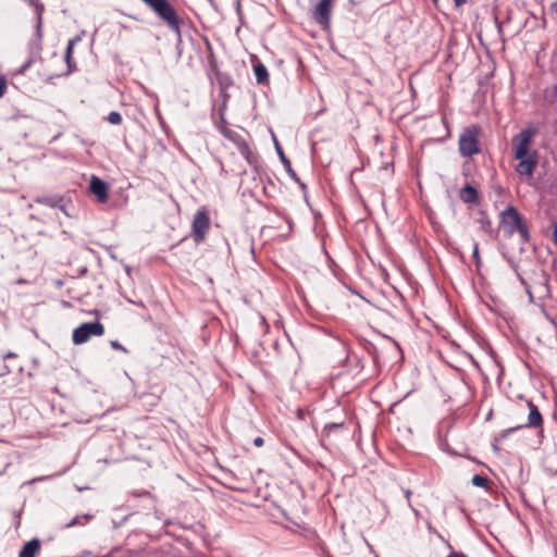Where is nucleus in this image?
Returning <instances> with one entry per match:
<instances>
[{
  "label": "nucleus",
  "mask_w": 557,
  "mask_h": 557,
  "mask_svg": "<svg viewBox=\"0 0 557 557\" xmlns=\"http://www.w3.org/2000/svg\"><path fill=\"white\" fill-rule=\"evenodd\" d=\"M156 14L166 23L169 28L181 36L180 21L174 8L168 0H143Z\"/></svg>",
  "instance_id": "obj_1"
},
{
  "label": "nucleus",
  "mask_w": 557,
  "mask_h": 557,
  "mask_svg": "<svg viewBox=\"0 0 557 557\" xmlns=\"http://www.w3.org/2000/svg\"><path fill=\"white\" fill-rule=\"evenodd\" d=\"M502 223L509 235L518 232L523 243L529 242V231L522 223V218L515 207L509 206L505 211L502 212Z\"/></svg>",
  "instance_id": "obj_2"
},
{
  "label": "nucleus",
  "mask_w": 557,
  "mask_h": 557,
  "mask_svg": "<svg viewBox=\"0 0 557 557\" xmlns=\"http://www.w3.org/2000/svg\"><path fill=\"white\" fill-rule=\"evenodd\" d=\"M479 133L476 126L463 129L458 140V150L462 157H472L480 152Z\"/></svg>",
  "instance_id": "obj_3"
},
{
  "label": "nucleus",
  "mask_w": 557,
  "mask_h": 557,
  "mask_svg": "<svg viewBox=\"0 0 557 557\" xmlns=\"http://www.w3.org/2000/svg\"><path fill=\"white\" fill-rule=\"evenodd\" d=\"M104 333V326L96 322H87L81 324L73 331V343L75 345H82L88 342L92 336H101Z\"/></svg>",
  "instance_id": "obj_4"
},
{
  "label": "nucleus",
  "mask_w": 557,
  "mask_h": 557,
  "mask_svg": "<svg viewBox=\"0 0 557 557\" xmlns=\"http://www.w3.org/2000/svg\"><path fill=\"white\" fill-rule=\"evenodd\" d=\"M535 133L536 132L533 127H527L512 138L515 158H523L531 156V153H529V148Z\"/></svg>",
  "instance_id": "obj_5"
},
{
  "label": "nucleus",
  "mask_w": 557,
  "mask_h": 557,
  "mask_svg": "<svg viewBox=\"0 0 557 557\" xmlns=\"http://www.w3.org/2000/svg\"><path fill=\"white\" fill-rule=\"evenodd\" d=\"M210 226V220L206 209L197 211L193 219V238L195 243L199 244L203 240Z\"/></svg>",
  "instance_id": "obj_6"
},
{
  "label": "nucleus",
  "mask_w": 557,
  "mask_h": 557,
  "mask_svg": "<svg viewBox=\"0 0 557 557\" xmlns=\"http://www.w3.org/2000/svg\"><path fill=\"white\" fill-rule=\"evenodd\" d=\"M332 1L333 0H321L315 5L312 16L318 24L322 26H327L330 24Z\"/></svg>",
  "instance_id": "obj_7"
},
{
  "label": "nucleus",
  "mask_w": 557,
  "mask_h": 557,
  "mask_svg": "<svg viewBox=\"0 0 557 557\" xmlns=\"http://www.w3.org/2000/svg\"><path fill=\"white\" fill-rule=\"evenodd\" d=\"M516 159L519 160V163L516 166V172L520 176L531 177L533 175V172L537 164L536 153L532 152L531 156H529V157L516 158Z\"/></svg>",
  "instance_id": "obj_8"
},
{
  "label": "nucleus",
  "mask_w": 557,
  "mask_h": 557,
  "mask_svg": "<svg viewBox=\"0 0 557 557\" xmlns=\"http://www.w3.org/2000/svg\"><path fill=\"white\" fill-rule=\"evenodd\" d=\"M89 190L96 196L98 202H106L109 198L108 185L98 176L92 175L89 183Z\"/></svg>",
  "instance_id": "obj_9"
},
{
  "label": "nucleus",
  "mask_w": 557,
  "mask_h": 557,
  "mask_svg": "<svg viewBox=\"0 0 557 557\" xmlns=\"http://www.w3.org/2000/svg\"><path fill=\"white\" fill-rule=\"evenodd\" d=\"M528 407L530 409L528 416V422L525 426L528 428H539L542 425L543 419L539 408L532 403L528 401Z\"/></svg>",
  "instance_id": "obj_10"
},
{
  "label": "nucleus",
  "mask_w": 557,
  "mask_h": 557,
  "mask_svg": "<svg viewBox=\"0 0 557 557\" xmlns=\"http://www.w3.org/2000/svg\"><path fill=\"white\" fill-rule=\"evenodd\" d=\"M39 549L40 541L38 539H33L22 547L18 557H36Z\"/></svg>",
  "instance_id": "obj_11"
},
{
  "label": "nucleus",
  "mask_w": 557,
  "mask_h": 557,
  "mask_svg": "<svg viewBox=\"0 0 557 557\" xmlns=\"http://www.w3.org/2000/svg\"><path fill=\"white\" fill-rule=\"evenodd\" d=\"M34 7H35V11H36V16H37V25H36V35L39 39L42 38V13L45 11V5L39 2L38 0H29Z\"/></svg>",
  "instance_id": "obj_12"
},
{
  "label": "nucleus",
  "mask_w": 557,
  "mask_h": 557,
  "mask_svg": "<svg viewBox=\"0 0 557 557\" xmlns=\"http://www.w3.org/2000/svg\"><path fill=\"white\" fill-rule=\"evenodd\" d=\"M460 199L466 203H475L479 199V194L474 187L468 184L460 190Z\"/></svg>",
  "instance_id": "obj_13"
},
{
  "label": "nucleus",
  "mask_w": 557,
  "mask_h": 557,
  "mask_svg": "<svg viewBox=\"0 0 557 557\" xmlns=\"http://www.w3.org/2000/svg\"><path fill=\"white\" fill-rule=\"evenodd\" d=\"M275 148H276V151H277V154L280 157V160L281 162L283 163L284 165V169L286 170V172L288 173V175L295 180L296 182L299 181L296 172L292 169V164H290V161L286 158V156L284 154L282 148L280 147V145L277 144V141L275 143Z\"/></svg>",
  "instance_id": "obj_14"
},
{
  "label": "nucleus",
  "mask_w": 557,
  "mask_h": 557,
  "mask_svg": "<svg viewBox=\"0 0 557 557\" xmlns=\"http://www.w3.org/2000/svg\"><path fill=\"white\" fill-rule=\"evenodd\" d=\"M253 72L258 84H265L269 81L268 69L264 64L257 62L253 65Z\"/></svg>",
  "instance_id": "obj_15"
},
{
  "label": "nucleus",
  "mask_w": 557,
  "mask_h": 557,
  "mask_svg": "<svg viewBox=\"0 0 557 557\" xmlns=\"http://www.w3.org/2000/svg\"><path fill=\"white\" fill-rule=\"evenodd\" d=\"M471 482L474 486L478 487L486 488L488 486V479L481 474L473 475Z\"/></svg>",
  "instance_id": "obj_16"
},
{
  "label": "nucleus",
  "mask_w": 557,
  "mask_h": 557,
  "mask_svg": "<svg viewBox=\"0 0 557 557\" xmlns=\"http://www.w3.org/2000/svg\"><path fill=\"white\" fill-rule=\"evenodd\" d=\"M37 201L39 203H44L48 207L57 208L59 206V202H62V199H55L52 197H42V198H38Z\"/></svg>",
  "instance_id": "obj_17"
},
{
  "label": "nucleus",
  "mask_w": 557,
  "mask_h": 557,
  "mask_svg": "<svg viewBox=\"0 0 557 557\" xmlns=\"http://www.w3.org/2000/svg\"><path fill=\"white\" fill-rule=\"evenodd\" d=\"M107 121L110 123V124H113V125H119L121 124L122 122V115L116 112V111H112L108 114L107 116Z\"/></svg>",
  "instance_id": "obj_18"
},
{
  "label": "nucleus",
  "mask_w": 557,
  "mask_h": 557,
  "mask_svg": "<svg viewBox=\"0 0 557 557\" xmlns=\"http://www.w3.org/2000/svg\"><path fill=\"white\" fill-rule=\"evenodd\" d=\"M74 45H72L70 41L67 44L66 50H65V62L67 63L69 69H72V53L74 49Z\"/></svg>",
  "instance_id": "obj_19"
},
{
  "label": "nucleus",
  "mask_w": 557,
  "mask_h": 557,
  "mask_svg": "<svg viewBox=\"0 0 557 557\" xmlns=\"http://www.w3.org/2000/svg\"><path fill=\"white\" fill-rule=\"evenodd\" d=\"M90 518V516L86 515V516H83V517H75L74 519H72L69 523H67V527H74L76 524H82L83 522L81 520H88Z\"/></svg>",
  "instance_id": "obj_20"
},
{
  "label": "nucleus",
  "mask_w": 557,
  "mask_h": 557,
  "mask_svg": "<svg viewBox=\"0 0 557 557\" xmlns=\"http://www.w3.org/2000/svg\"><path fill=\"white\" fill-rule=\"evenodd\" d=\"M33 64V60L28 59L18 70L17 74H24Z\"/></svg>",
  "instance_id": "obj_21"
},
{
  "label": "nucleus",
  "mask_w": 557,
  "mask_h": 557,
  "mask_svg": "<svg viewBox=\"0 0 557 557\" xmlns=\"http://www.w3.org/2000/svg\"><path fill=\"white\" fill-rule=\"evenodd\" d=\"M7 91V81L3 76H0V98L5 94Z\"/></svg>",
  "instance_id": "obj_22"
},
{
  "label": "nucleus",
  "mask_w": 557,
  "mask_h": 557,
  "mask_svg": "<svg viewBox=\"0 0 557 557\" xmlns=\"http://www.w3.org/2000/svg\"><path fill=\"white\" fill-rule=\"evenodd\" d=\"M84 36H85V30H82L78 35H76L74 38H72L70 40V42L75 46L83 39Z\"/></svg>",
  "instance_id": "obj_23"
},
{
  "label": "nucleus",
  "mask_w": 557,
  "mask_h": 557,
  "mask_svg": "<svg viewBox=\"0 0 557 557\" xmlns=\"http://www.w3.org/2000/svg\"><path fill=\"white\" fill-rule=\"evenodd\" d=\"M472 256H473V258L476 261V265H479L480 264V256H479V245H478V243H474Z\"/></svg>",
  "instance_id": "obj_24"
},
{
  "label": "nucleus",
  "mask_w": 557,
  "mask_h": 557,
  "mask_svg": "<svg viewBox=\"0 0 557 557\" xmlns=\"http://www.w3.org/2000/svg\"><path fill=\"white\" fill-rule=\"evenodd\" d=\"M111 347L115 350H122L124 352H126V348L124 346H122L117 341H112L111 342Z\"/></svg>",
  "instance_id": "obj_25"
},
{
  "label": "nucleus",
  "mask_w": 557,
  "mask_h": 557,
  "mask_svg": "<svg viewBox=\"0 0 557 557\" xmlns=\"http://www.w3.org/2000/svg\"><path fill=\"white\" fill-rule=\"evenodd\" d=\"M480 223L482 225V228L485 230V231H487V228L491 227V223H490V221H488V219L486 216H482L480 219Z\"/></svg>",
  "instance_id": "obj_26"
},
{
  "label": "nucleus",
  "mask_w": 557,
  "mask_h": 557,
  "mask_svg": "<svg viewBox=\"0 0 557 557\" xmlns=\"http://www.w3.org/2000/svg\"><path fill=\"white\" fill-rule=\"evenodd\" d=\"M264 441L261 436H258L253 440V445L256 447H261L263 445Z\"/></svg>",
  "instance_id": "obj_27"
},
{
  "label": "nucleus",
  "mask_w": 557,
  "mask_h": 557,
  "mask_svg": "<svg viewBox=\"0 0 557 557\" xmlns=\"http://www.w3.org/2000/svg\"><path fill=\"white\" fill-rule=\"evenodd\" d=\"M447 557H467L465 554L462 553H450Z\"/></svg>",
  "instance_id": "obj_28"
},
{
  "label": "nucleus",
  "mask_w": 557,
  "mask_h": 557,
  "mask_svg": "<svg viewBox=\"0 0 557 557\" xmlns=\"http://www.w3.org/2000/svg\"><path fill=\"white\" fill-rule=\"evenodd\" d=\"M404 494H405V497L407 498L408 504H409L410 503L411 491L410 490H404Z\"/></svg>",
  "instance_id": "obj_29"
},
{
  "label": "nucleus",
  "mask_w": 557,
  "mask_h": 557,
  "mask_svg": "<svg viewBox=\"0 0 557 557\" xmlns=\"http://www.w3.org/2000/svg\"><path fill=\"white\" fill-rule=\"evenodd\" d=\"M553 242L554 244L557 246V225L555 226L554 228V233H553Z\"/></svg>",
  "instance_id": "obj_30"
},
{
  "label": "nucleus",
  "mask_w": 557,
  "mask_h": 557,
  "mask_svg": "<svg viewBox=\"0 0 557 557\" xmlns=\"http://www.w3.org/2000/svg\"><path fill=\"white\" fill-rule=\"evenodd\" d=\"M57 208H59L60 210H62L66 215H70V214H69V212H67V211H66V209H65V206H64V205H62V202H59V206H58Z\"/></svg>",
  "instance_id": "obj_31"
},
{
  "label": "nucleus",
  "mask_w": 557,
  "mask_h": 557,
  "mask_svg": "<svg viewBox=\"0 0 557 557\" xmlns=\"http://www.w3.org/2000/svg\"><path fill=\"white\" fill-rule=\"evenodd\" d=\"M467 0H454L456 7H460L466 3Z\"/></svg>",
  "instance_id": "obj_32"
},
{
  "label": "nucleus",
  "mask_w": 557,
  "mask_h": 557,
  "mask_svg": "<svg viewBox=\"0 0 557 557\" xmlns=\"http://www.w3.org/2000/svg\"><path fill=\"white\" fill-rule=\"evenodd\" d=\"M49 476H40V478H36V479H33L32 482H38V481H44V480H47Z\"/></svg>",
  "instance_id": "obj_33"
},
{
  "label": "nucleus",
  "mask_w": 557,
  "mask_h": 557,
  "mask_svg": "<svg viewBox=\"0 0 557 557\" xmlns=\"http://www.w3.org/2000/svg\"><path fill=\"white\" fill-rule=\"evenodd\" d=\"M222 133H223V135H224L225 137L232 138V136H231L232 132H231V131H226V129H225V131H222Z\"/></svg>",
  "instance_id": "obj_34"
},
{
  "label": "nucleus",
  "mask_w": 557,
  "mask_h": 557,
  "mask_svg": "<svg viewBox=\"0 0 557 557\" xmlns=\"http://www.w3.org/2000/svg\"><path fill=\"white\" fill-rule=\"evenodd\" d=\"M12 357H15V354L8 352L7 355L3 356L4 359L12 358Z\"/></svg>",
  "instance_id": "obj_35"
},
{
  "label": "nucleus",
  "mask_w": 557,
  "mask_h": 557,
  "mask_svg": "<svg viewBox=\"0 0 557 557\" xmlns=\"http://www.w3.org/2000/svg\"><path fill=\"white\" fill-rule=\"evenodd\" d=\"M409 507L411 508V510L413 511V513H414L416 516H418V515H419V511H418V510H417V509L411 505V503H409Z\"/></svg>",
  "instance_id": "obj_36"
},
{
  "label": "nucleus",
  "mask_w": 557,
  "mask_h": 557,
  "mask_svg": "<svg viewBox=\"0 0 557 557\" xmlns=\"http://www.w3.org/2000/svg\"><path fill=\"white\" fill-rule=\"evenodd\" d=\"M119 25H120V27H121V28H123V29H128V27H127L126 25L122 24V23H120Z\"/></svg>",
  "instance_id": "obj_37"
},
{
  "label": "nucleus",
  "mask_w": 557,
  "mask_h": 557,
  "mask_svg": "<svg viewBox=\"0 0 557 557\" xmlns=\"http://www.w3.org/2000/svg\"><path fill=\"white\" fill-rule=\"evenodd\" d=\"M16 283H17V284L25 283V280H23V278H18V280L16 281Z\"/></svg>",
  "instance_id": "obj_38"
},
{
  "label": "nucleus",
  "mask_w": 557,
  "mask_h": 557,
  "mask_svg": "<svg viewBox=\"0 0 557 557\" xmlns=\"http://www.w3.org/2000/svg\"><path fill=\"white\" fill-rule=\"evenodd\" d=\"M554 95L557 97V85L554 87Z\"/></svg>",
  "instance_id": "obj_39"
},
{
  "label": "nucleus",
  "mask_w": 557,
  "mask_h": 557,
  "mask_svg": "<svg viewBox=\"0 0 557 557\" xmlns=\"http://www.w3.org/2000/svg\"><path fill=\"white\" fill-rule=\"evenodd\" d=\"M432 2H433L434 4H437L438 0H432Z\"/></svg>",
  "instance_id": "obj_40"
}]
</instances>
